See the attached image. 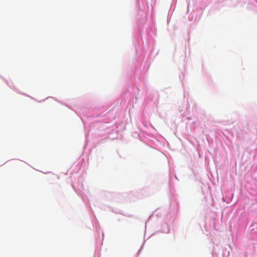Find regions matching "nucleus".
Masks as SVG:
<instances>
[{
    "instance_id": "nucleus-1",
    "label": "nucleus",
    "mask_w": 257,
    "mask_h": 257,
    "mask_svg": "<svg viewBox=\"0 0 257 257\" xmlns=\"http://www.w3.org/2000/svg\"><path fill=\"white\" fill-rule=\"evenodd\" d=\"M160 211L157 210L152 214H151L147 220V221L146 222V225L147 223H149L151 220H156L158 219L160 216H166V219H165V221L167 220H168L170 222H172L175 220V213L174 212L173 214L172 215L170 213L169 214H166V212L165 211H163V213H160Z\"/></svg>"
},
{
    "instance_id": "nucleus-2",
    "label": "nucleus",
    "mask_w": 257,
    "mask_h": 257,
    "mask_svg": "<svg viewBox=\"0 0 257 257\" xmlns=\"http://www.w3.org/2000/svg\"><path fill=\"white\" fill-rule=\"evenodd\" d=\"M138 5H139V12H138V15L140 16V18L138 17V22L139 23V30H140V33L141 35H142V32L143 31V29H141V24H144L145 22H146L147 20V14L145 10H141L140 8V4L139 3V1H137Z\"/></svg>"
},
{
    "instance_id": "nucleus-3",
    "label": "nucleus",
    "mask_w": 257,
    "mask_h": 257,
    "mask_svg": "<svg viewBox=\"0 0 257 257\" xmlns=\"http://www.w3.org/2000/svg\"><path fill=\"white\" fill-rule=\"evenodd\" d=\"M6 84L12 89H13L14 91L17 92L18 93L21 94L22 95H27L26 94L21 92L18 89H17L13 84L12 82H10L7 80H5Z\"/></svg>"
},
{
    "instance_id": "nucleus-4",
    "label": "nucleus",
    "mask_w": 257,
    "mask_h": 257,
    "mask_svg": "<svg viewBox=\"0 0 257 257\" xmlns=\"http://www.w3.org/2000/svg\"><path fill=\"white\" fill-rule=\"evenodd\" d=\"M162 231L163 233H168L170 232V227L168 224H166V227H163L162 229Z\"/></svg>"
},
{
    "instance_id": "nucleus-5",
    "label": "nucleus",
    "mask_w": 257,
    "mask_h": 257,
    "mask_svg": "<svg viewBox=\"0 0 257 257\" xmlns=\"http://www.w3.org/2000/svg\"><path fill=\"white\" fill-rule=\"evenodd\" d=\"M145 242V241H144V242L143 243V244H142V245L141 247H140V249H139V250H138V253H138V255H139V254L140 253V252H141L142 249H143V247H144V245Z\"/></svg>"
},
{
    "instance_id": "nucleus-6",
    "label": "nucleus",
    "mask_w": 257,
    "mask_h": 257,
    "mask_svg": "<svg viewBox=\"0 0 257 257\" xmlns=\"http://www.w3.org/2000/svg\"><path fill=\"white\" fill-rule=\"evenodd\" d=\"M193 19V16H189L188 17V19L189 21H192Z\"/></svg>"
},
{
    "instance_id": "nucleus-7",
    "label": "nucleus",
    "mask_w": 257,
    "mask_h": 257,
    "mask_svg": "<svg viewBox=\"0 0 257 257\" xmlns=\"http://www.w3.org/2000/svg\"><path fill=\"white\" fill-rule=\"evenodd\" d=\"M82 198L84 202H86V199H85V198L84 196H82Z\"/></svg>"
},
{
    "instance_id": "nucleus-8",
    "label": "nucleus",
    "mask_w": 257,
    "mask_h": 257,
    "mask_svg": "<svg viewBox=\"0 0 257 257\" xmlns=\"http://www.w3.org/2000/svg\"><path fill=\"white\" fill-rule=\"evenodd\" d=\"M78 185L80 188H82L83 187V185L81 183H79Z\"/></svg>"
},
{
    "instance_id": "nucleus-9",
    "label": "nucleus",
    "mask_w": 257,
    "mask_h": 257,
    "mask_svg": "<svg viewBox=\"0 0 257 257\" xmlns=\"http://www.w3.org/2000/svg\"><path fill=\"white\" fill-rule=\"evenodd\" d=\"M138 136L139 138H140V135H137L136 133L135 134V135L134 136L135 137H137L136 136Z\"/></svg>"
},
{
    "instance_id": "nucleus-10",
    "label": "nucleus",
    "mask_w": 257,
    "mask_h": 257,
    "mask_svg": "<svg viewBox=\"0 0 257 257\" xmlns=\"http://www.w3.org/2000/svg\"><path fill=\"white\" fill-rule=\"evenodd\" d=\"M56 100V101H58L59 103H61V104H63V103H62V102H61L60 101H58L57 100Z\"/></svg>"
},
{
    "instance_id": "nucleus-11",
    "label": "nucleus",
    "mask_w": 257,
    "mask_h": 257,
    "mask_svg": "<svg viewBox=\"0 0 257 257\" xmlns=\"http://www.w3.org/2000/svg\"><path fill=\"white\" fill-rule=\"evenodd\" d=\"M73 188H74V189L76 191V192H77V191L76 190L75 188L74 187V186H73Z\"/></svg>"
},
{
    "instance_id": "nucleus-12",
    "label": "nucleus",
    "mask_w": 257,
    "mask_h": 257,
    "mask_svg": "<svg viewBox=\"0 0 257 257\" xmlns=\"http://www.w3.org/2000/svg\"><path fill=\"white\" fill-rule=\"evenodd\" d=\"M44 100H45V99H43V100H42L39 101V102H41L44 101Z\"/></svg>"
},
{
    "instance_id": "nucleus-13",
    "label": "nucleus",
    "mask_w": 257,
    "mask_h": 257,
    "mask_svg": "<svg viewBox=\"0 0 257 257\" xmlns=\"http://www.w3.org/2000/svg\"><path fill=\"white\" fill-rule=\"evenodd\" d=\"M169 182H170V183L171 182V177H170V178H169Z\"/></svg>"
},
{
    "instance_id": "nucleus-14",
    "label": "nucleus",
    "mask_w": 257,
    "mask_h": 257,
    "mask_svg": "<svg viewBox=\"0 0 257 257\" xmlns=\"http://www.w3.org/2000/svg\"><path fill=\"white\" fill-rule=\"evenodd\" d=\"M175 178H176V179H177V180H178V178H177V176H175Z\"/></svg>"
},
{
    "instance_id": "nucleus-15",
    "label": "nucleus",
    "mask_w": 257,
    "mask_h": 257,
    "mask_svg": "<svg viewBox=\"0 0 257 257\" xmlns=\"http://www.w3.org/2000/svg\"><path fill=\"white\" fill-rule=\"evenodd\" d=\"M182 110H180V113H182Z\"/></svg>"
}]
</instances>
